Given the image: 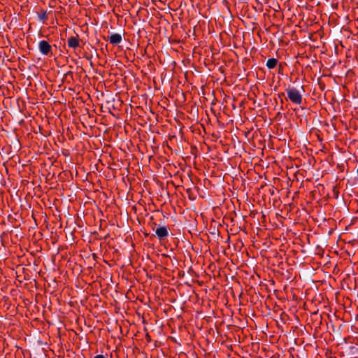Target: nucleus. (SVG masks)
I'll return each instance as SVG.
<instances>
[{"label": "nucleus", "mask_w": 358, "mask_h": 358, "mask_svg": "<svg viewBox=\"0 0 358 358\" xmlns=\"http://www.w3.org/2000/svg\"><path fill=\"white\" fill-rule=\"evenodd\" d=\"M285 92L287 93V99L292 103L296 105H301L303 102V95L301 92L294 87L289 86Z\"/></svg>", "instance_id": "1"}, {"label": "nucleus", "mask_w": 358, "mask_h": 358, "mask_svg": "<svg viewBox=\"0 0 358 358\" xmlns=\"http://www.w3.org/2000/svg\"><path fill=\"white\" fill-rule=\"evenodd\" d=\"M38 50L43 55H49L52 54V47L50 43L45 40L40 41L38 43Z\"/></svg>", "instance_id": "2"}, {"label": "nucleus", "mask_w": 358, "mask_h": 358, "mask_svg": "<svg viewBox=\"0 0 358 358\" xmlns=\"http://www.w3.org/2000/svg\"><path fill=\"white\" fill-rule=\"evenodd\" d=\"M155 234L159 241H163L169 236V229L166 226L158 225L155 229Z\"/></svg>", "instance_id": "3"}, {"label": "nucleus", "mask_w": 358, "mask_h": 358, "mask_svg": "<svg viewBox=\"0 0 358 358\" xmlns=\"http://www.w3.org/2000/svg\"><path fill=\"white\" fill-rule=\"evenodd\" d=\"M68 46L73 49L78 48L80 45V39L78 34L71 36L67 40Z\"/></svg>", "instance_id": "4"}, {"label": "nucleus", "mask_w": 358, "mask_h": 358, "mask_svg": "<svg viewBox=\"0 0 358 358\" xmlns=\"http://www.w3.org/2000/svg\"><path fill=\"white\" fill-rule=\"evenodd\" d=\"M122 36L117 33L112 34L109 38L110 43L113 45L120 44L122 42Z\"/></svg>", "instance_id": "5"}, {"label": "nucleus", "mask_w": 358, "mask_h": 358, "mask_svg": "<svg viewBox=\"0 0 358 358\" xmlns=\"http://www.w3.org/2000/svg\"><path fill=\"white\" fill-rule=\"evenodd\" d=\"M278 62V61L277 59L270 58L266 62V66L269 69H274L276 66Z\"/></svg>", "instance_id": "6"}, {"label": "nucleus", "mask_w": 358, "mask_h": 358, "mask_svg": "<svg viewBox=\"0 0 358 358\" xmlns=\"http://www.w3.org/2000/svg\"><path fill=\"white\" fill-rule=\"evenodd\" d=\"M73 73L72 71H68L65 75H64V78L66 80H68V79H70V80H73Z\"/></svg>", "instance_id": "7"}, {"label": "nucleus", "mask_w": 358, "mask_h": 358, "mask_svg": "<svg viewBox=\"0 0 358 358\" xmlns=\"http://www.w3.org/2000/svg\"><path fill=\"white\" fill-rule=\"evenodd\" d=\"M41 19L43 20V21H45L46 19H47V14H46V12H43V13L41 15Z\"/></svg>", "instance_id": "8"}, {"label": "nucleus", "mask_w": 358, "mask_h": 358, "mask_svg": "<svg viewBox=\"0 0 358 358\" xmlns=\"http://www.w3.org/2000/svg\"><path fill=\"white\" fill-rule=\"evenodd\" d=\"M278 96L279 97H280L281 96H285V93L279 94Z\"/></svg>", "instance_id": "9"}, {"label": "nucleus", "mask_w": 358, "mask_h": 358, "mask_svg": "<svg viewBox=\"0 0 358 358\" xmlns=\"http://www.w3.org/2000/svg\"><path fill=\"white\" fill-rule=\"evenodd\" d=\"M357 175H358V168H357Z\"/></svg>", "instance_id": "10"}]
</instances>
